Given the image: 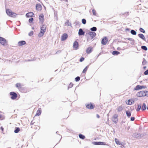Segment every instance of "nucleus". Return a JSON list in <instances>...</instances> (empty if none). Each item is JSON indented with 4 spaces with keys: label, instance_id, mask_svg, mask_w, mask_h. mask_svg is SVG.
<instances>
[{
    "label": "nucleus",
    "instance_id": "680f3d73",
    "mask_svg": "<svg viewBox=\"0 0 148 148\" xmlns=\"http://www.w3.org/2000/svg\"><path fill=\"white\" fill-rule=\"evenodd\" d=\"M2 117H3V115L1 114H0V119L1 118H2Z\"/></svg>",
    "mask_w": 148,
    "mask_h": 148
},
{
    "label": "nucleus",
    "instance_id": "f3484780",
    "mask_svg": "<svg viewBox=\"0 0 148 148\" xmlns=\"http://www.w3.org/2000/svg\"><path fill=\"white\" fill-rule=\"evenodd\" d=\"M36 8L38 11H41L42 10V7L40 3H37L36 5Z\"/></svg>",
    "mask_w": 148,
    "mask_h": 148
},
{
    "label": "nucleus",
    "instance_id": "de8ad7c7",
    "mask_svg": "<svg viewBox=\"0 0 148 148\" xmlns=\"http://www.w3.org/2000/svg\"><path fill=\"white\" fill-rule=\"evenodd\" d=\"M84 60V58L82 57L79 59V61L80 62H83Z\"/></svg>",
    "mask_w": 148,
    "mask_h": 148
},
{
    "label": "nucleus",
    "instance_id": "cd10ccee",
    "mask_svg": "<svg viewBox=\"0 0 148 148\" xmlns=\"http://www.w3.org/2000/svg\"><path fill=\"white\" fill-rule=\"evenodd\" d=\"M126 115L128 118H129L131 116V112L129 110L126 111Z\"/></svg>",
    "mask_w": 148,
    "mask_h": 148
},
{
    "label": "nucleus",
    "instance_id": "0e129e2a",
    "mask_svg": "<svg viewBox=\"0 0 148 148\" xmlns=\"http://www.w3.org/2000/svg\"><path fill=\"white\" fill-rule=\"evenodd\" d=\"M147 68V67L146 66H144L143 67V69H146V68Z\"/></svg>",
    "mask_w": 148,
    "mask_h": 148
},
{
    "label": "nucleus",
    "instance_id": "f03ea898",
    "mask_svg": "<svg viewBox=\"0 0 148 148\" xmlns=\"http://www.w3.org/2000/svg\"><path fill=\"white\" fill-rule=\"evenodd\" d=\"M6 12L8 16L11 17L15 18L17 15L15 13L12 12L11 10L9 9L6 10Z\"/></svg>",
    "mask_w": 148,
    "mask_h": 148
},
{
    "label": "nucleus",
    "instance_id": "f257e3e1",
    "mask_svg": "<svg viewBox=\"0 0 148 148\" xmlns=\"http://www.w3.org/2000/svg\"><path fill=\"white\" fill-rule=\"evenodd\" d=\"M40 26V32L38 34V36L39 38L43 36L46 31L47 26L45 24H41Z\"/></svg>",
    "mask_w": 148,
    "mask_h": 148
},
{
    "label": "nucleus",
    "instance_id": "49530a36",
    "mask_svg": "<svg viewBox=\"0 0 148 148\" xmlns=\"http://www.w3.org/2000/svg\"><path fill=\"white\" fill-rule=\"evenodd\" d=\"M34 33V32L32 31H31L28 34V35L29 36H32Z\"/></svg>",
    "mask_w": 148,
    "mask_h": 148
},
{
    "label": "nucleus",
    "instance_id": "7c9ffc66",
    "mask_svg": "<svg viewBox=\"0 0 148 148\" xmlns=\"http://www.w3.org/2000/svg\"><path fill=\"white\" fill-rule=\"evenodd\" d=\"M89 66V65H88L86 66L83 69V71L82 72V73H85L87 71V69L88 68Z\"/></svg>",
    "mask_w": 148,
    "mask_h": 148
},
{
    "label": "nucleus",
    "instance_id": "5701e85b",
    "mask_svg": "<svg viewBox=\"0 0 148 148\" xmlns=\"http://www.w3.org/2000/svg\"><path fill=\"white\" fill-rule=\"evenodd\" d=\"M21 85L20 83H17L16 84V86L20 89V90L22 91L23 89V88L21 87ZM22 92V91H21Z\"/></svg>",
    "mask_w": 148,
    "mask_h": 148
},
{
    "label": "nucleus",
    "instance_id": "338daca9",
    "mask_svg": "<svg viewBox=\"0 0 148 148\" xmlns=\"http://www.w3.org/2000/svg\"><path fill=\"white\" fill-rule=\"evenodd\" d=\"M54 14V16H57V13L56 14V13L55 12Z\"/></svg>",
    "mask_w": 148,
    "mask_h": 148
},
{
    "label": "nucleus",
    "instance_id": "e433bc0d",
    "mask_svg": "<svg viewBox=\"0 0 148 148\" xmlns=\"http://www.w3.org/2000/svg\"><path fill=\"white\" fill-rule=\"evenodd\" d=\"M117 110L118 112H120L123 110V108L122 106H119L117 108Z\"/></svg>",
    "mask_w": 148,
    "mask_h": 148
},
{
    "label": "nucleus",
    "instance_id": "37998d69",
    "mask_svg": "<svg viewBox=\"0 0 148 148\" xmlns=\"http://www.w3.org/2000/svg\"><path fill=\"white\" fill-rule=\"evenodd\" d=\"M147 63V61L144 58L143 59V61L142 62V64L143 65H145Z\"/></svg>",
    "mask_w": 148,
    "mask_h": 148
},
{
    "label": "nucleus",
    "instance_id": "a18cd8bd",
    "mask_svg": "<svg viewBox=\"0 0 148 148\" xmlns=\"http://www.w3.org/2000/svg\"><path fill=\"white\" fill-rule=\"evenodd\" d=\"M92 12L93 13V14L94 16L96 15V11L94 9H93L92 10Z\"/></svg>",
    "mask_w": 148,
    "mask_h": 148
},
{
    "label": "nucleus",
    "instance_id": "774afa93",
    "mask_svg": "<svg viewBox=\"0 0 148 148\" xmlns=\"http://www.w3.org/2000/svg\"><path fill=\"white\" fill-rule=\"evenodd\" d=\"M101 54V53H100L97 56V58H98V56L100 55Z\"/></svg>",
    "mask_w": 148,
    "mask_h": 148
},
{
    "label": "nucleus",
    "instance_id": "f704fd0d",
    "mask_svg": "<svg viewBox=\"0 0 148 148\" xmlns=\"http://www.w3.org/2000/svg\"><path fill=\"white\" fill-rule=\"evenodd\" d=\"M141 48L143 50L145 51H146L147 50V47L145 45L142 46H141Z\"/></svg>",
    "mask_w": 148,
    "mask_h": 148
},
{
    "label": "nucleus",
    "instance_id": "a211bd4d",
    "mask_svg": "<svg viewBox=\"0 0 148 148\" xmlns=\"http://www.w3.org/2000/svg\"><path fill=\"white\" fill-rule=\"evenodd\" d=\"M93 50V48L92 47H88L86 50V52L87 54H90Z\"/></svg>",
    "mask_w": 148,
    "mask_h": 148
},
{
    "label": "nucleus",
    "instance_id": "bb28decb",
    "mask_svg": "<svg viewBox=\"0 0 148 148\" xmlns=\"http://www.w3.org/2000/svg\"><path fill=\"white\" fill-rule=\"evenodd\" d=\"M20 131V128L19 127H15L14 128V132L15 133H17Z\"/></svg>",
    "mask_w": 148,
    "mask_h": 148
},
{
    "label": "nucleus",
    "instance_id": "423d86ee",
    "mask_svg": "<svg viewBox=\"0 0 148 148\" xmlns=\"http://www.w3.org/2000/svg\"><path fill=\"white\" fill-rule=\"evenodd\" d=\"M95 104L90 102L89 103L86 104V108L89 109H92L95 107Z\"/></svg>",
    "mask_w": 148,
    "mask_h": 148
},
{
    "label": "nucleus",
    "instance_id": "20e7f679",
    "mask_svg": "<svg viewBox=\"0 0 148 148\" xmlns=\"http://www.w3.org/2000/svg\"><path fill=\"white\" fill-rule=\"evenodd\" d=\"M10 95L11 96V99L13 100H15L18 97L17 93L14 92H11L9 93Z\"/></svg>",
    "mask_w": 148,
    "mask_h": 148
},
{
    "label": "nucleus",
    "instance_id": "f8f14e48",
    "mask_svg": "<svg viewBox=\"0 0 148 148\" xmlns=\"http://www.w3.org/2000/svg\"><path fill=\"white\" fill-rule=\"evenodd\" d=\"M108 41V39L107 37L105 36L103 38L101 41V43L103 45H106Z\"/></svg>",
    "mask_w": 148,
    "mask_h": 148
},
{
    "label": "nucleus",
    "instance_id": "c756f323",
    "mask_svg": "<svg viewBox=\"0 0 148 148\" xmlns=\"http://www.w3.org/2000/svg\"><path fill=\"white\" fill-rule=\"evenodd\" d=\"M133 136L135 138H138L139 137V134L137 132L133 134Z\"/></svg>",
    "mask_w": 148,
    "mask_h": 148
},
{
    "label": "nucleus",
    "instance_id": "bf43d9fd",
    "mask_svg": "<svg viewBox=\"0 0 148 148\" xmlns=\"http://www.w3.org/2000/svg\"><path fill=\"white\" fill-rule=\"evenodd\" d=\"M96 117L98 118H99L100 117V116L98 114L96 115Z\"/></svg>",
    "mask_w": 148,
    "mask_h": 148
},
{
    "label": "nucleus",
    "instance_id": "6e6552de",
    "mask_svg": "<svg viewBox=\"0 0 148 148\" xmlns=\"http://www.w3.org/2000/svg\"><path fill=\"white\" fill-rule=\"evenodd\" d=\"M92 143L95 145H106V143L104 142L93 141Z\"/></svg>",
    "mask_w": 148,
    "mask_h": 148
},
{
    "label": "nucleus",
    "instance_id": "4c0bfd02",
    "mask_svg": "<svg viewBox=\"0 0 148 148\" xmlns=\"http://www.w3.org/2000/svg\"><path fill=\"white\" fill-rule=\"evenodd\" d=\"M65 24L68 26H71V23L69 22V20L67 21L65 23Z\"/></svg>",
    "mask_w": 148,
    "mask_h": 148
},
{
    "label": "nucleus",
    "instance_id": "aec40b11",
    "mask_svg": "<svg viewBox=\"0 0 148 148\" xmlns=\"http://www.w3.org/2000/svg\"><path fill=\"white\" fill-rule=\"evenodd\" d=\"M142 104L141 103L138 104L136 105V107H135L136 110L137 112H139L141 108Z\"/></svg>",
    "mask_w": 148,
    "mask_h": 148
},
{
    "label": "nucleus",
    "instance_id": "a19ab883",
    "mask_svg": "<svg viewBox=\"0 0 148 148\" xmlns=\"http://www.w3.org/2000/svg\"><path fill=\"white\" fill-rule=\"evenodd\" d=\"M82 22L83 24L85 25L86 23V20L84 18H83L82 20Z\"/></svg>",
    "mask_w": 148,
    "mask_h": 148
},
{
    "label": "nucleus",
    "instance_id": "864d4df0",
    "mask_svg": "<svg viewBox=\"0 0 148 148\" xmlns=\"http://www.w3.org/2000/svg\"><path fill=\"white\" fill-rule=\"evenodd\" d=\"M127 39L129 40H130V41H132V40H134L132 38H127Z\"/></svg>",
    "mask_w": 148,
    "mask_h": 148
},
{
    "label": "nucleus",
    "instance_id": "6e6d98bb",
    "mask_svg": "<svg viewBox=\"0 0 148 148\" xmlns=\"http://www.w3.org/2000/svg\"><path fill=\"white\" fill-rule=\"evenodd\" d=\"M144 134H139V137H143V136H144Z\"/></svg>",
    "mask_w": 148,
    "mask_h": 148
},
{
    "label": "nucleus",
    "instance_id": "c85d7f7f",
    "mask_svg": "<svg viewBox=\"0 0 148 148\" xmlns=\"http://www.w3.org/2000/svg\"><path fill=\"white\" fill-rule=\"evenodd\" d=\"M115 141L116 143L118 145H123L122 143H121V142L119 141L118 139H117L116 138H115Z\"/></svg>",
    "mask_w": 148,
    "mask_h": 148
},
{
    "label": "nucleus",
    "instance_id": "1a4fd4ad",
    "mask_svg": "<svg viewBox=\"0 0 148 148\" xmlns=\"http://www.w3.org/2000/svg\"><path fill=\"white\" fill-rule=\"evenodd\" d=\"M118 115L117 114H115L114 115L112 119V121L115 124H116L118 122Z\"/></svg>",
    "mask_w": 148,
    "mask_h": 148
},
{
    "label": "nucleus",
    "instance_id": "79ce46f5",
    "mask_svg": "<svg viewBox=\"0 0 148 148\" xmlns=\"http://www.w3.org/2000/svg\"><path fill=\"white\" fill-rule=\"evenodd\" d=\"M139 30L141 32H142V33H145V30L143 29V28H142L141 27H140L139 28Z\"/></svg>",
    "mask_w": 148,
    "mask_h": 148
},
{
    "label": "nucleus",
    "instance_id": "b1692460",
    "mask_svg": "<svg viewBox=\"0 0 148 148\" xmlns=\"http://www.w3.org/2000/svg\"><path fill=\"white\" fill-rule=\"evenodd\" d=\"M41 108H39L38 110H37L36 112V114L35 115V116H39L40 115L41 113Z\"/></svg>",
    "mask_w": 148,
    "mask_h": 148
},
{
    "label": "nucleus",
    "instance_id": "393cba45",
    "mask_svg": "<svg viewBox=\"0 0 148 148\" xmlns=\"http://www.w3.org/2000/svg\"><path fill=\"white\" fill-rule=\"evenodd\" d=\"M138 36L142 39L144 41H145V38L143 34H138Z\"/></svg>",
    "mask_w": 148,
    "mask_h": 148
},
{
    "label": "nucleus",
    "instance_id": "c03bdc74",
    "mask_svg": "<svg viewBox=\"0 0 148 148\" xmlns=\"http://www.w3.org/2000/svg\"><path fill=\"white\" fill-rule=\"evenodd\" d=\"M75 24L76 25H77L79 26H80V25L81 24V23L79 21H76L75 22Z\"/></svg>",
    "mask_w": 148,
    "mask_h": 148
},
{
    "label": "nucleus",
    "instance_id": "58836bf2",
    "mask_svg": "<svg viewBox=\"0 0 148 148\" xmlns=\"http://www.w3.org/2000/svg\"><path fill=\"white\" fill-rule=\"evenodd\" d=\"M80 79V77L79 76H77L75 79V80L76 82H79Z\"/></svg>",
    "mask_w": 148,
    "mask_h": 148
},
{
    "label": "nucleus",
    "instance_id": "603ef678",
    "mask_svg": "<svg viewBox=\"0 0 148 148\" xmlns=\"http://www.w3.org/2000/svg\"><path fill=\"white\" fill-rule=\"evenodd\" d=\"M134 43H135V41L134 40H132V42H131V43H130V44L132 45H134Z\"/></svg>",
    "mask_w": 148,
    "mask_h": 148
},
{
    "label": "nucleus",
    "instance_id": "6ab92c4d",
    "mask_svg": "<svg viewBox=\"0 0 148 148\" xmlns=\"http://www.w3.org/2000/svg\"><path fill=\"white\" fill-rule=\"evenodd\" d=\"M34 14L32 12H29L27 13L26 14V16L27 17H32L34 16Z\"/></svg>",
    "mask_w": 148,
    "mask_h": 148
},
{
    "label": "nucleus",
    "instance_id": "c9c22d12",
    "mask_svg": "<svg viewBox=\"0 0 148 148\" xmlns=\"http://www.w3.org/2000/svg\"><path fill=\"white\" fill-rule=\"evenodd\" d=\"M73 86V84L71 82L68 86V90L72 87Z\"/></svg>",
    "mask_w": 148,
    "mask_h": 148
},
{
    "label": "nucleus",
    "instance_id": "2eb2a0df",
    "mask_svg": "<svg viewBox=\"0 0 148 148\" xmlns=\"http://www.w3.org/2000/svg\"><path fill=\"white\" fill-rule=\"evenodd\" d=\"M85 32L82 29L80 28L78 30V34L79 36H84L85 35Z\"/></svg>",
    "mask_w": 148,
    "mask_h": 148
},
{
    "label": "nucleus",
    "instance_id": "9b49d317",
    "mask_svg": "<svg viewBox=\"0 0 148 148\" xmlns=\"http://www.w3.org/2000/svg\"><path fill=\"white\" fill-rule=\"evenodd\" d=\"M135 102V100L132 99L128 100H127L126 101V103L128 105H131L134 103Z\"/></svg>",
    "mask_w": 148,
    "mask_h": 148
},
{
    "label": "nucleus",
    "instance_id": "e2e57ef3",
    "mask_svg": "<svg viewBox=\"0 0 148 148\" xmlns=\"http://www.w3.org/2000/svg\"><path fill=\"white\" fill-rule=\"evenodd\" d=\"M117 49L118 50H120L121 49L120 48V47H118L117 48Z\"/></svg>",
    "mask_w": 148,
    "mask_h": 148
},
{
    "label": "nucleus",
    "instance_id": "ea45409f",
    "mask_svg": "<svg viewBox=\"0 0 148 148\" xmlns=\"http://www.w3.org/2000/svg\"><path fill=\"white\" fill-rule=\"evenodd\" d=\"M33 21L34 19L32 17L29 19L28 22L29 23H33Z\"/></svg>",
    "mask_w": 148,
    "mask_h": 148
},
{
    "label": "nucleus",
    "instance_id": "72a5a7b5",
    "mask_svg": "<svg viewBox=\"0 0 148 148\" xmlns=\"http://www.w3.org/2000/svg\"><path fill=\"white\" fill-rule=\"evenodd\" d=\"M131 33L133 35H135L137 34L136 32L133 29H132L130 31Z\"/></svg>",
    "mask_w": 148,
    "mask_h": 148
},
{
    "label": "nucleus",
    "instance_id": "4d7b16f0",
    "mask_svg": "<svg viewBox=\"0 0 148 148\" xmlns=\"http://www.w3.org/2000/svg\"><path fill=\"white\" fill-rule=\"evenodd\" d=\"M130 28H127L125 29V30L126 32L127 31H130Z\"/></svg>",
    "mask_w": 148,
    "mask_h": 148
},
{
    "label": "nucleus",
    "instance_id": "2f4dec72",
    "mask_svg": "<svg viewBox=\"0 0 148 148\" xmlns=\"http://www.w3.org/2000/svg\"><path fill=\"white\" fill-rule=\"evenodd\" d=\"M79 138L82 140L84 139V138H85V136L81 134H79Z\"/></svg>",
    "mask_w": 148,
    "mask_h": 148
},
{
    "label": "nucleus",
    "instance_id": "412c9836",
    "mask_svg": "<svg viewBox=\"0 0 148 148\" xmlns=\"http://www.w3.org/2000/svg\"><path fill=\"white\" fill-rule=\"evenodd\" d=\"M26 43V41L25 40H21L18 43V45L19 46H22L25 45Z\"/></svg>",
    "mask_w": 148,
    "mask_h": 148
},
{
    "label": "nucleus",
    "instance_id": "a878e982",
    "mask_svg": "<svg viewBox=\"0 0 148 148\" xmlns=\"http://www.w3.org/2000/svg\"><path fill=\"white\" fill-rule=\"evenodd\" d=\"M120 53V52L116 50L112 52V54L114 56H117Z\"/></svg>",
    "mask_w": 148,
    "mask_h": 148
},
{
    "label": "nucleus",
    "instance_id": "5fc2aeb1",
    "mask_svg": "<svg viewBox=\"0 0 148 148\" xmlns=\"http://www.w3.org/2000/svg\"><path fill=\"white\" fill-rule=\"evenodd\" d=\"M0 130H1L2 132H3L4 130V128L3 127L1 126L0 127Z\"/></svg>",
    "mask_w": 148,
    "mask_h": 148
},
{
    "label": "nucleus",
    "instance_id": "052dcab7",
    "mask_svg": "<svg viewBox=\"0 0 148 148\" xmlns=\"http://www.w3.org/2000/svg\"><path fill=\"white\" fill-rule=\"evenodd\" d=\"M61 1H64L66 2H68V0H60Z\"/></svg>",
    "mask_w": 148,
    "mask_h": 148
},
{
    "label": "nucleus",
    "instance_id": "4be33fe9",
    "mask_svg": "<svg viewBox=\"0 0 148 148\" xmlns=\"http://www.w3.org/2000/svg\"><path fill=\"white\" fill-rule=\"evenodd\" d=\"M147 108L146 105L145 103H143L142 106H141V110L142 111H144L146 110Z\"/></svg>",
    "mask_w": 148,
    "mask_h": 148
},
{
    "label": "nucleus",
    "instance_id": "4468645a",
    "mask_svg": "<svg viewBox=\"0 0 148 148\" xmlns=\"http://www.w3.org/2000/svg\"><path fill=\"white\" fill-rule=\"evenodd\" d=\"M68 37V34L66 33L63 34L61 36V40L64 41L66 40Z\"/></svg>",
    "mask_w": 148,
    "mask_h": 148
},
{
    "label": "nucleus",
    "instance_id": "69168bd1",
    "mask_svg": "<svg viewBox=\"0 0 148 148\" xmlns=\"http://www.w3.org/2000/svg\"><path fill=\"white\" fill-rule=\"evenodd\" d=\"M33 121H32L30 123V124L31 125H33L34 124V123H33Z\"/></svg>",
    "mask_w": 148,
    "mask_h": 148
},
{
    "label": "nucleus",
    "instance_id": "7ed1b4c3",
    "mask_svg": "<svg viewBox=\"0 0 148 148\" xmlns=\"http://www.w3.org/2000/svg\"><path fill=\"white\" fill-rule=\"evenodd\" d=\"M8 42L4 38L0 36V44L3 46L7 45Z\"/></svg>",
    "mask_w": 148,
    "mask_h": 148
},
{
    "label": "nucleus",
    "instance_id": "09e8293b",
    "mask_svg": "<svg viewBox=\"0 0 148 148\" xmlns=\"http://www.w3.org/2000/svg\"><path fill=\"white\" fill-rule=\"evenodd\" d=\"M144 74L145 75H148V69L144 72Z\"/></svg>",
    "mask_w": 148,
    "mask_h": 148
},
{
    "label": "nucleus",
    "instance_id": "dca6fc26",
    "mask_svg": "<svg viewBox=\"0 0 148 148\" xmlns=\"http://www.w3.org/2000/svg\"><path fill=\"white\" fill-rule=\"evenodd\" d=\"M88 34L91 37L92 39L94 37L96 36V33L92 31H90L88 33Z\"/></svg>",
    "mask_w": 148,
    "mask_h": 148
},
{
    "label": "nucleus",
    "instance_id": "3c124183",
    "mask_svg": "<svg viewBox=\"0 0 148 148\" xmlns=\"http://www.w3.org/2000/svg\"><path fill=\"white\" fill-rule=\"evenodd\" d=\"M135 118L134 117H132L130 118V120L132 121H133L134 120Z\"/></svg>",
    "mask_w": 148,
    "mask_h": 148
},
{
    "label": "nucleus",
    "instance_id": "39448f33",
    "mask_svg": "<svg viewBox=\"0 0 148 148\" xmlns=\"http://www.w3.org/2000/svg\"><path fill=\"white\" fill-rule=\"evenodd\" d=\"M145 90L137 92L136 96L139 97H145Z\"/></svg>",
    "mask_w": 148,
    "mask_h": 148
},
{
    "label": "nucleus",
    "instance_id": "13d9d810",
    "mask_svg": "<svg viewBox=\"0 0 148 148\" xmlns=\"http://www.w3.org/2000/svg\"><path fill=\"white\" fill-rule=\"evenodd\" d=\"M134 109V106L133 107H132L130 109L131 110V111L133 110Z\"/></svg>",
    "mask_w": 148,
    "mask_h": 148
},
{
    "label": "nucleus",
    "instance_id": "8fccbe9b",
    "mask_svg": "<svg viewBox=\"0 0 148 148\" xmlns=\"http://www.w3.org/2000/svg\"><path fill=\"white\" fill-rule=\"evenodd\" d=\"M145 96H146L147 97H148V91L145 90Z\"/></svg>",
    "mask_w": 148,
    "mask_h": 148
},
{
    "label": "nucleus",
    "instance_id": "473e14b6",
    "mask_svg": "<svg viewBox=\"0 0 148 148\" xmlns=\"http://www.w3.org/2000/svg\"><path fill=\"white\" fill-rule=\"evenodd\" d=\"M90 29L92 32H95L97 30V28L95 27H93L91 28Z\"/></svg>",
    "mask_w": 148,
    "mask_h": 148
},
{
    "label": "nucleus",
    "instance_id": "ddd939ff",
    "mask_svg": "<svg viewBox=\"0 0 148 148\" xmlns=\"http://www.w3.org/2000/svg\"><path fill=\"white\" fill-rule=\"evenodd\" d=\"M79 46L78 42L76 41H75L73 45V48L75 50H77L79 48Z\"/></svg>",
    "mask_w": 148,
    "mask_h": 148
},
{
    "label": "nucleus",
    "instance_id": "0eeeda50",
    "mask_svg": "<svg viewBox=\"0 0 148 148\" xmlns=\"http://www.w3.org/2000/svg\"><path fill=\"white\" fill-rule=\"evenodd\" d=\"M146 88L147 87L146 86L138 85L134 88V90H138Z\"/></svg>",
    "mask_w": 148,
    "mask_h": 148
},
{
    "label": "nucleus",
    "instance_id": "9d476101",
    "mask_svg": "<svg viewBox=\"0 0 148 148\" xmlns=\"http://www.w3.org/2000/svg\"><path fill=\"white\" fill-rule=\"evenodd\" d=\"M44 15L43 14L39 15V18L40 23L41 24H43L44 21Z\"/></svg>",
    "mask_w": 148,
    "mask_h": 148
}]
</instances>
